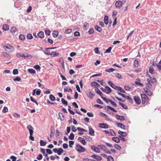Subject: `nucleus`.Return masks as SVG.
Returning a JSON list of instances; mask_svg holds the SVG:
<instances>
[{"instance_id": "nucleus-59", "label": "nucleus", "mask_w": 161, "mask_h": 161, "mask_svg": "<svg viewBox=\"0 0 161 161\" xmlns=\"http://www.w3.org/2000/svg\"><path fill=\"white\" fill-rule=\"evenodd\" d=\"M146 86L147 87L145 88V90H151L152 87V85H151V86L149 85H146Z\"/></svg>"}, {"instance_id": "nucleus-60", "label": "nucleus", "mask_w": 161, "mask_h": 161, "mask_svg": "<svg viewBox=\"0 0 161 161\" xmlns=\"http://www.w3.org/2000/svg\"><path fill=\"white\" fill-rule=\"evenodd\" d=\"M13 80L15 81H20L21 80V79L19 77L17 76L15 78H14Z\"/></svg>"}, {"instance_id": "nucleus-8", "label": "nucleus", "mask_w": 161, "mask_h": 161, "mask_svg": "<svg viewBox=\"0 0 161 161\" xmlns=\"http://www.w3.org/2000/svg\"><path fill=\"white\" fill-rule=\"evenodd\" d=\"M141 97L142 103L143 104H144L145 103L146 99H148L147 96L146 94L141 95Z\"/></svg>"}, {"instance_id": "nucleus-56", "label": "nucleus", "mask_w": 161, "mask_h": 161, "mask_svg": "<svg viewBox=\"0 0 161 161\" xmlns=\"http://www.w3.org/2000/svg\"><path fill=\"white\" fill-rule=\"evenodd\" d=\"M112 48V47H109L104 52V53H110L111 52V50Z\"/></svg>"}, {"instance_id": "nucleus-9", "label": "nucleus", "mask_w": 161, "mask_h": 161, "mask_svg": "<svg viewBox=\"0 0 161 161\" xmlns=\"http://www.w3.org/2000/svg\"><path fill=\"white\" fill-rule=\"evenodd\" d=\"M86 94L88 96V97L91 98V99H93V97L95 96V94H93L91 91H90L89 92L86 91Z\"/></svg>"}, {"instance_id": "nucleus-15", "label": "nucleus", "mask_w": 161, "mask_h": 161, "mask_svg": "<svg viewBox=\"0 0 161 161\" xmlns=\"http://www.w3.org/2000/svg\"><path fill=\"white\" fill-rule=\"evenodd\" d=\"M89 130V134L92 136H94V130L91 127H88Z\"/></svg>"}, {"instance_id": "nucleus-35", "label": "nucleus", "mask_w": 161, "mask_h": 161, "mask_svg": "<svg viewBox=\"0 0 161 161\" xmlns=\"http://www.w3.org/2000/svg\"><path fill=\"white\" fill-rule=\"evenodd\" d=\"M98 146L99 147L101 148L104 151V152L107 150L106 147L104 145H98Z\"/></svg>"}, {"instance_id": "nucleus-13", "label": "nucleus", "mask_w": 161, "mask_h": 161, "mask_svg": "<svg viewBox=\"0 0 161 161\" xmlns=\"http://www.w3.org/2000/svg\"><path fill=\"white\" fill-rule=\"evenodd\" d=\"M62 135V132H60L58 130H56V136L57 138H60Z\"/></svg>"}, {"instance_id": "nucleus-51", "label": "nucleus", "mask_w": 161, "mask_h": 161, "mask_svg": "<svg viewBox=\"0 0 161 161\" xmlns=\"http://www.w3.org/2000/svg\"><path fill=\"white\" fill-rule=\"evenodd\" d=\"M69 146L70 148H72L73 147V145H74V142L72 141H69Z\"/></svg>"}, {"instance_id": "nucleus-28", "label": "nucleus", "mask_w": 161, "mask_h": 161, "mask_svg": "<svg viewBox=\"0 0 161 161\" xmlns=\"http://www.w3.org/2000/svg\"><path fill=\"white\" fill-rule=\"evenodd\" d=\"M17 31V29L14 26L12 27L10 30V32L13 34H14Z\"/></svg>"}, {"instance_id": "nucleus-19", "label": "nucleus", "mask_w": 161, "mask_h": 161, "mask_svg": "<svg viewBox=\"0 0 161 161\" xmlns=\"http://www.w3.org/2000/svg\"><path fill=\"white\" fill-rule=\"evenodd\" d=\"M9 26L7 24H4L3 25L2 29L5 31H7L9 29Z\"/></svg>"}, {"instance_id": "nucleus-32", "label": "nucleus", "mask_w": 161, "mask_h": 161, "mask_svg": "<svg viewBox=\"0 0 161 161\" xmlns=\"http://www.w3.org/2000/svg\"><path fill=\"white\" fill-rule=\"evenodd\" d=\"M95 29L98 32H101L102 31V28L97 25H96L95 27Z\"/></svg>"}, {"instance_id": "nucleus-40", "label": "nucleus", "mask_w": 161, "mask_h": 161, "mask_svg": "<svg viewBox=\"0 0 161 161\" xmlns=\"http://www.w3.org/2000/svg\"><path fill=\"white\" fill-rule=\"evenodd\" d=\"M114 147L115 149H116L119 150H120L121 149V147L119 145L117 144H114Z\"/></svg>"}, {"instance_id": "nucleus-12", "label": "nucleus", "mask_w": 161, "mask_h": 161, "mask_svg": "<svg viewBox=\"0 0 161 161\" xmlns=\"http://www.w3.org/2000/svg\"><path fill=\"white\" fill-rule=\"evenodd\" d=\"M105 109H106V111H109V109L111 111H112L114 112H117V111L116 110L114 109V108H112V107L109 106H107V107H105Z\"/></svg>"}, {"instance_id": "nucleus-14", "label": "nucleus", "mask_w": 161, "mask_h": 161, "mask_svg": "<svg viewBox=\"0 0 161 161\" xmlns=\"http://www.w3.org/2000/svg\"><path fill=\"white\" fill-rule=\"evenodd\" d=\"M91 148L93 151L97 153H99L100 152L99 149L97 147H96L94 145L92 146H91Z\"/></svg>"}, {"instance_id": "nucleus-49", "label": "nucleus", "mask_w": 161, "mask_h": 161, "mask_svg": "<svg viewBox=\"0 0 161 161\" xmlns=\"http://www.w3.org/2000/svg\"><path fill=\"white\" fill-rule=\"evenodd\" d=\"M61 101L62 103L63 104L65 105H68V102L67 101L65 100L64 98H62Z\"/></svg>"}, {"instance_id": "nucleus-58", "label": "nucleus", "mask_w": 161, "mask_h": 161, "mask_svg": "<svg viewBox=\"0 0 161 161\" xmlns=\"http://www.w3.org/2000/svg\"><path fill=\"white\" fill-rule=\"evenodd\" d=\"M8 108L6 107H4L2 110V112L3 113H6L8 112Z\"/></svg>"}, {"instance_id": "nucleus-31", "label": "nucleus", "mask_w": 161, "mask_h": 161, "mask_svg": "<svg viewBox=\"0 0 161 161\" xmlns=\"http://www.w3.org/2000/svg\"><path fill=\"white\" fill-rule=\"evenodd\" d=\"M40 145L41 146H44L46 145V144H47V142L44 140H40Z\"/></svg>"}, {"instance_id": "nucleus-57", "label": "nucleus", "mask_w": 161, "mask_h": 161, "mask_svg": "<svg viewBox=\"0 0 161 161\" xmlns=\"http://www.w3.org/2000/svg\"><path fill=\"white\" fill-rule=\"evenodd\" d=\"M107 161H114V159L111 156H109L107 157Z\"/></svg>"}, {"instance_id": "nucleus-22", "label": "nucleus", "mask_w": 161, "mask_h": 161, "mask_svg": "<svg viewBox=\"0 0 161 161\" xmlns=\"http://www.w3.org/2000/svg\"><path fill=\"white\" fill-rule=\"evenodd\" d=\"M37 36L41 38H43L44 36V33L43 31H39L37 34Z\"/></svg>"}, {"instance_id": "nucleus-7", "label": "nucleus", "mask_w": 161, "mask_h": 161, "mask_svg": "<svg viewBox=\"0 0 161 161\" xmlns=\"http://www.w3.org/2000/svg\"><path fill=\"white\" fill-rule=\"evenodd\" d=\"M134 100L136 103L138 105L140 104L141 103V101L140 97L138 96H135L134 97Z\"/></svg>"}, {"instance_id": "nucleus-55", "label": "nucleus", "mask_w": 161, "mask_h": 161, "mask_svg": "<svg viewBox=\"0 0 161 161\" xmlns=\"http://www.w3.org/2000/svg\"><path fill=\"white\" fill-rule=\"evenodd\" d=\"M25 55L24 54V55L23 58H26L28 57H30V58H29L30 59L32 57V56L29 54L25 53Z\"/></svg>"}, {"instance_id": "nucleus-23", "label": "nucleus", "mask_w": 161, "mask_h": 161, "mask_svg": "<svg viewBox=\"0 0 161 161\" xmlns=\"http://www.w3.org/2000/svg\"><path fill=\"white\" fill-rule=\"evenodd\" d=\"M104 21L105 24L107 25L108 22V17L107 15H105L104 17Z\"/></svg>"}, {"instance_id": "nucleus-10", "label": "nucleus", "mask_w": 161, "mask_h": 161, "mask_svg": "<svg viewBox=\"0 0 161 161\" xmlns=\"http://www.w3.org/2000/svg\"><path fill=\"white\" fill-rule=\"evenodd\" d=\"M98 126L100 128L105 129H107L108 127V125L105 123H99Z\"/></svg>"}, {"instance_id": "nucleus-1", "label": "nucleus", "mask_w": 161, "mask_h": 161, "mask_svg": "<svg viewBox=\"0 0 161 161\" xmlns=\"http://www.w3.org/2000/svg\"><path fill=\"white\" fill-rule=\"evenodd\" d=\"M27 128L28 130L30 133L29 139L32 141L34 140V138L32 136L33 134V128L31 125H28L27 127Z\"/></svg>"}, {"instance_id": "nucleus-17", "label": "nucleus", "mask_w": 161, "mask_h": 161, "mask_svg": "<svg viewBox=\"0 0 161 161\" xmlns=\"http://www.w3.org/2000/svg\"><path fill=\"white\" fill-rule=\"evenodd\" d=\"M54 130L55 129L54 128V127L53 126H52L51 127V132L50 135V137L51 138L54 136Z\"/></svg>"}, {"instance_id": "nucleus-44", "label": "nucleus", "mask_w": 161, "mask_h": 161, "mask_svg": "<svg viewBox=\"0 0 161 161\" xmlns=\"http://www.w3.org/2000/svg\"><path fill=\"white\" fill-rule=\"evenodd\" d=\"M26 38L28 39L31 40L33 38V36L31 34L29 33L27 35Z\"/></svg>"}, {"instance_id": "nucleus-26", "label": "nucleus", "mask_w": 161, "mask_h": 161, "mask_svg": "<svg viewBox=\"0 0 161 161\" xmlns=\"http://www.w3.org/2000/svg\"><path fill=\"white\" fill-rule=\"evenodd\" d=\"M59 55V53L55 52H52L51 53L50 55L52 57L57 56Z\"/></svg>"}, {"instance_id": "nucleus-20", "label": "nucleus", "mask_w": 161, "mask_h": 161, "mask_svg": "<svg viewBox=\"0 0 161 161\" xmlns=\"http://www.w3.org/2000/svg\"><path fill=\"white\" fill-rule=\"evenodd\" d=\"M58 34L59 32L58 31H54L52 33V35L54 37L56 38L58 36Z\"/></svg>"}, {"instance_id": "nucleus-47", "label": "nucleus", "mask_w": 161, "mask_h": 161, "mask_svg": "<svg viewBox=\"0 0 161 161\" xmlns=\"http://www.w3.org/2000/svg\"><path fill=\"white\" fill-rule=\"evenodd\" d=\"M49 98L52 101H54L55 100V97L52 94H50L49 95Z\"/></svg>"}, {"instance_id": "nucleus-33", "label": "nucleus", "mask_w": 161, "mask_h": 161, "mask_svg": "<svg viewBox=\"0 0 161 161\" xmlns=\"http://www.w3.org/2000/svg\"><path fill=\"white\" fill-rule=\"evenodd\" d=\"M61 65L62 66V71L63 73H65V70L64 67V62H62L60 63Z\"/></svg>"}, {"instance_id": "nucleus-11", "label": "nucleus", "mask_w": 161, "mask_h": 161, "mask_svg": "<svg viewBox=\"0 0 161 161\" xmlns=\"http://www.w3.org/2000/svg\"><path fill=\"white\" fill-rule=\"evenodd\" d=\"M36 89H34L33 91V92H32V95L33 96H34L36 94V95L37 96H39L41 94V91L39 89H38L36 91Z\"/></svg>"}, {"instance_id": "nucleus-63", "label": "nucleus", "mask_w": 161, "mask_h": 161, "mask_svg": "<svg viewBox=\"0 0 161 161\" xmlns=\"http://www.w3.org/2000/svg\"><path fill=\"white\" fill-rule=\"evenodd\" d=\"M47 153L49 154H51L53 153L51 150L49 149H47L46 150Z\"/></svg>"}, {"instance_id": "nucleus-45", "label": "nucleus", "mask_w": 161, "mask_h": 161, "mask_svg": "<svg viewBox=\"0 0 161 161\" xmlns=\"http://www.w3.org/2000/svg\"><path fill=\"white\" fill-rule=\"evenodd\" d=\"M45 34L47 36H49L50 34L51 31L47 29H46L45 30Z\"/></svg>"}, {"instance_id": "nucleus-41", "label": "nucleus", "mask_w": 161, "mask_h": 161, "mask_svg": "<svg viewBox=\"0 0 161 161\" xmlns=\"http://www.w3.org/2000/svg\"><path fill=\"white\" fill-rule=\"evenodd\" d=\"M114 75L116 77L118 78L119 79H121L122 78L121 77V75L119 73H114Z\"/></svg>"}, {"instance_id": "nucleus-53", "label": "nucleus", "mask_w": 161, "mask_h": 161, "mask_svg": "<svg viewBox=\"0 0 161 161\" xmlns=\"http://www.w3.org/2000/svg\"><path fill=\"white\" fill-rule=\"evenodd\" d=\"M42 158L43 156L41 154H39L37 155L36 159L38 160H41L42 159Z\"/></svg>"}, {"instance_id": "nucleus-61", "label": "nucleus", "mask_w": 161, "mask_h": 161, "mask_svg": "<svg viewBox=\"0 0 161 161\" xmlns=\"http://www.w3.org/2000/svg\"><path fill=\"white\" fill-rule=\"evenodd\" d=\"M88 33L89 34H92L94 33V30L93 28H91L88 31Z\"/></svg>"}, {"instance_id": "nucleus-39", "label": "nucleus", "mask_w": 161, "mask_h": 161, "mask_svg": "<svg viewBox=\"0 0 161 161\" xmlns=\"http://www.w3.org/2000/svg\"><path fill=\"white\" fill-rule=\"evenodd\" d=\"M75 135L73 133H71L68 137L69 139L73 140L74 139Z\"/></svg>"}, {"instance_id": "nucleus-5", "label": "nucleus", "mask_w": 161, "mask_h": 161, "mask_svg": "<svg viewBox=\"0 0 161 161\" xmlns=\"http://www.w3.org/2000/svg\"><path fill=\"white\" fill-rule=\"evenodd\" d=\"M115 6L117 8L120 9L122 6V2L121 1H117L115 3Z\"/></svg>"}, {"instance_id": "nucleus-30", "label": "nucleus", "mask_w": 161, "mask_h": 161, "mask_svg": "<svg viewBox=\"0 0 161 161\" xmlns=\"http://www.w3.org/2000/svg\"><path fill=\"white\" fill-rule=\"evenodd\" d=\"M47 48H45V49L43 51V52L44 54H45L46 55H50L51 53H50V52L48 50L49 49H47Z\"/></svg>"}, {"instance_id": "nucleus-24", "label": "nucleus", "mask_w": 161, "mask_h": 161, "mask_svg": "<svg viewBox=\"0 0 161 161\" xmlns=\"http://www.w3.org/2000/svg\"><path fill=\"white\" fill-rule=\"evenodd\" d=\"M117 124L118 127H119L121 129H125V126L123 124L121 123H118Z\"/></svg>"}, {"instance_id": "nucleus-2", "label": "nucleus", "mask_w": 161, "mask_h": 161, "mask_svg": "<svg viewBox=\"0 0 161 161\" xmlns=\"http://www.w3.org/2000/svg\"><path fill=\"white\" fill-rule=\"evenodd\" d=\"M75 149L79 153H83L86 151L85 148L78 144L76 145Z\"/></svg>"}, {"instance_id": "nucleus-46", "label": "nucleus", "mask_w": 161, "mask_h": 161, "mask_svg": "<svg viewBox=\"0 0 161 161\" xmlns=\"http://www.w3.org/2000/svg\"><path fill=\"white\" fill-rule=\"evenodd\" d=\"M68 107L69 108L68 109V111L72 115H74L75 114V113L73 111L71 110L70 108H71V107L69 105L68 106Z\"/></svg>"}, {"instance_id": "nucleus-38", "label": "nucleus", "mask_w": 161, "mask_h": 161, "mask_svg": "<svg viewBox=\"0 0 161 161\" xmlns=\"http://www.w3.org/2000/svg\"><path fill=\"white\" fill-rule=\"evenodd\" d=\"M19 38L20 40H24L25 39V35L23 34H20L19 36Z\"/></svg>"}, {"instance_id": "nucleus-21", "label": "nucleus", "mask_w": 161, "mask_h": 161, "mask_svg": "<svg viewBox=\"0 0 161 161\" xmlns=\"http://www.w3.org/2000/svg\"><path fill=\"white\" fill-rule=\"evenodd\" d=\"M58 116L59 117L60 120L61 121L64 120L65 119V117L62 113L59 112L58 113Z\"/></svg>"}, {"instance_id": "nucleus-36", "label": "nucleus", "mask_w": 161, "mask_h": 161, "mask_svg": "<svg viewBox=\"0 0 161 161\" xmlns=\"http://www.w3.org/2000/svg\"><path fill=\"white\" fill-rule=\"evenodd\" d=\"M103 101L107 103H108L109 102H111V100L109 99H107L105 97H102V98Z\"/></svg>"}, {"instance_id": "nucleus-42", "label": "nucleus", "mask_w": 161, "mask_h": 161, "mask_svg": "<svg viewBox=\"0 0 161 161\" xmlns=\"http://www.w3.org/2000/svg\"><path fill=\"white\" fill-rule=\"evenodd\" d=\"M24 53H16V56L17 58H20V57H23Z\"/></svg>"}, {"instance_id": "nucleus-48", "label": "nucleus", "mask_w": 161, "mask_h": 161, "mask_svg": "<svg viewBox=\"0 0 161 161\" xmlns=\"http://www.w3.org/2000/svg\"><path fill=\"white\" fill-rule=\"evenodd\" d=\"M72 32V30L71 29H66L65 31V33L66 34H69Z\"/></svg>"}, {"instance_id": "nucleus-54", "label": "nucleus", "mask_w": 161, "mask_h": 161, "mask_svg": "<svg viewBox=\"0 0 161 161\" xmlns=\"http://www.w3.org/2000/svg\"><path fill=\"white\" fill-rule=\"evenodd\" d=\"M19 73V71L17 69H15L13 70V73L14 75H17Z\"/></svg>"}, {"instance_id": "nucleus-64", "label": "nucleus", "mask_w": 161, "mask_h": 161, "mask_svg": "<svg viewBox=\"0 0 161 161\" xmlns=\"http://www.w3.org/2000/svg\"><path fill=\"white\" fill-rule=\"evenodd\" d=\"M10 158L12 159V161H16L17 158L14 156H11L10 157Z\"/></svg>"}, {"instance_id": "nucleus-4", "label": "nucleus", "mask_w": 161, "mask_h": 161, "mask_svg": "<svg viewBox=\"0 0 161 161\" xmlns=\"http://www.w3.org/2000/svg\"><path fill=\"white\" fill-rule=\"evenodd\" d=\"M3 47L5 50L8 52H13L14 50L13 47L10 45H9V46L4 45Z\"/></svg>"}, {"instance_id": "nucleus-16", "label": "nucleus", "mask_w": 161, "mask_h": 161, "mask_svg": "<svg viewBox=\"0 0 161 161\" xmlns=\"http://www.w3.org/2000/svg\"><path fill=\"white\" fill-rule=\"evenodd\" d=\"M105 88L106 90V93L109 94L112 92V89L109 86H105Z\"/></svg>"}, {"instance_id": "nucleus-50", "label": "nucleus", "mask_w": 161, "mask_h": 161, "mask_svg": "<svg viewBox=\"0 0 161 161\" xmlns=\"http://www.w3.org/2000/svg\"><path fill=\"white\" fill-rule=\"evenodd\" d=\"M89 24L88 23H87L86 22L83 25V28L84 30H86L87 28V26H88Z\"/></svg>"}, {"instance_id": "nucleus-62", "label": "nucleus", "mask_w": 161, "mask_h": 161, "mask_svg": "<svg viewBox=\"0 0 161 161\" xmlns=\"http://www.w3.org/2000/svg\"><path fill=\"white\" fill-rule=\"evenodd\" d=\"M147 83H146V85H149L151 86V85H152V83L151 80L147 78Z\"/></svg>"}, {"instance_id": "nucleus-29", "label": "nucleus", "mask_w": 161, "mask_h": 161, "mask_svg": "<svg viewBox=\"0 0 161 161\" xmlns=\"http://www.w3.org/2000/svg\"><path fill=\"white\" fill-rule=\"evenodd\" d=\"M149 71V72L151 74H155L154 70L152 66L150 67Z\"/></svg>"}, {"instance_id": "nucleus-18", "label": "nucleus", "mask_w": 161, "mask_h": 161, "mask_svg": "<svg viewBox=\"0 0 161 161\" xmlns=\"http://www.w3.org/2000/svg\"><path fill=\"white\" fill-rule=\"evenodd\" d=\"M112 140L117 143H119L120 142V139L118 137H112Z\"/></svg>"}, {"instance_id": "nucleus-6", "label": "nucleus", "mask_w": 161, "mask_h": 161, "mask_svg": "<svg viewBox=\"0 0 161 161\" xmlns=\"http://www.w3.org/2000/svg\"><path fill=\"white\" fill-rule=\"evenodd\" d=\"M115 117L117 120H120L121 122L125 120V117L123 115H120L118 114L115 115Z\"/></svg>"}, {"instance_id": "nucleus-52", "label": "nucleus", "mask_w": 161, "mask_h": 161, "mask_svg": "<svg viewBox=\"0 0 161 161\" xmlns=\"http://www.w3.org/2000/svg\"><path fill=\"white\" fill-rule=\"evenodd\" d=\"M124 88L125 90L127 91H130V90L131 89V87H130L128 85H125L124 86Z\"/></svg>"}, {"instance_id": "nucleus-43", "label": "nucleus", "mask_w": 161, "mask_h": 161, "mask_svg": "<svg viewBox=\"0 0 161 161\" xmlns=\"http://www.w3.org/2000/svg\"><path fill=\"white\" fill-rule=\"evenodd\" d=\"M115 70V69L113 68H110L108 69H107L105 70V71L106 72H108V73H110L111 72H112L114 71Z\"/></svg>"}, {"instance_id": "nucleus-27", "label": "nucleus", "mask_w": 161, "mask_h": 161, "mask_svg": "<svg viewBox=\"0 0 161 161\" xmlns=\"http://www.w3.org/2000/svg\"><path fill=\"white\" fill-rule=\"evenodd\" d=\"M144 90L145 92L148 96H151L152 95V93L151 92V90H145V88H144Z\"/></svg>"}, {"instance_id": "nucleus-25", "label": "nucleus", "mask_w": 161, "mask_h": 161, "mask_svg": "<svg viewBox=\"0 0 161 161\" xmlns=\"http://www.w3.org/2000/svg\"><path fill=\"white\" fill-rule=\"evenodd\" d=\"M119 105H121L124 109H128V107L125 104L119 102Z\"/></svg>"}, {"instance_id": "nucleus-3", "label": "nucleus", "mask_w": 161, "mask_h": 161, "mask_svg": "<svg viewBox=\"0 0 161 161\" xmlns=\"http://www.w3.org/2000/svg\"><path fill=\"white\" fill-rule=\"evenodd\" d=\"M53 151L55 153H57L58 155H61L64 152V150L62 148H59L57 149L55 148L53 149Z\"/></svg>"}, {"instance_id": "nucleus-34", "label": "nucleus", "mask_w": 161, "mask_h": 161, "mask_svg": "<svg viewBox=\"0 0 161 161\" xmlns=\"http://www.w3.org/2000/svg\"><path fill=\"white\" fill-rule=\"evenodd\" d=\"M133 65L135 68H137L138 66V61L136 60H135L134 61Z\"/></svg>"}, {"instance_id": "nucleus-37", "label": "nucleus", "mask_w": 161, "mask_h": 161, "mask_svg": "<svg viewBox=\"0 0 161 161\" xmlns=\"http://www.w3.org/2000/svg\"><path fill=\"white\" fill-rule=\"evenodd\" d=\"M28 71L31 74H34L36 73V71L32 69H28Z\"/></svg>"}]
</instances>
